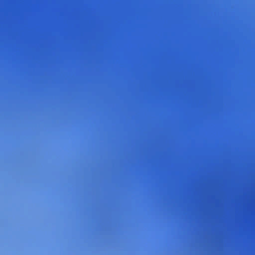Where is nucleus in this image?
Wrapping results in <instances>:
<instances>
[{
	"instance_id": "nucleus-2",
	"label": "nucleus",
	"mask_w": 255,
	"mask_h": 255,
	"mask_svg": "<svg viewBox=\"0 0 255 255\" xmlns=\"http://www.w3.org/2000/svg\"><path fill=\"white\" fill-rule=\"evenodd\" d=\"M45 32H245V30H45Z\"/></svg>"
},
{
	"instance_id": "nucleus-1",
	"label": "nucleus",
	"mask_w": 255,
	"mask_h": 255,
	"mask_svg": "<svg viewBox=\"0 0 255 255\" xmlns=\"http://www.w3.org/2000/svg\"><path fill=\"white\" fill-rule=\"evenodd\" d=\"M0 35L22 36H83V35H116V33H0Z\"/></svg>"
}]
</instances>
